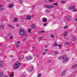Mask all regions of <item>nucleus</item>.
Returning <instances> with one entry per match:
<instances>
[{
    "label": "nucleus",
    "mask_w": 77,
    "mask_h": 77,
    "mask_svg": "<svg viewBox=\"0 0 77 77\" xmlns=\"http://www.w3.org/2000/svg\"><path fill=\"white\" fill-rule=\"evenodd\" d=\"M26 59L28 60H30L31 59H33V57L32 56H29L28 57H26Z\"/></svg>",
    "instance_id": "obj_5"
},
{
    "label": "nucleus",
    "mask_w": 77,
    "mask_h": 77,
    "mask_svg": "<svg viewBox=\"0 0 77 77\" xmlns=\"http://www.w3.org/2000/svg\"><path fill=\"white\" fill-rule=\"evenodd\" d=\"M65 58V56H61L58 58V60H60V59H61V60H63V59H64V58Z\"/></svg>",
    "instance_id": "obj_8"
},
{
    "label": "nucleus",
    "mask_w": 77,
    "mask_h": 77,
    "mask_svg": "<svg viewBox=\"0 0 77 77\" xmlns=\"http://www.w3.org/2000/svg\"><path fill=\"white\" fill-rule=\"evenodd\" d=\"M45 3H48V1H45Z\"/></svg>",
    "instance_id": "obj_47"
},
{
    "label": "nucleus",
    "mask_w": 77,
    "mask_h": 77,
    "mask_svg": "<svg viewBox=\"0 0 77 77\" xmlns=\"http://www.w3.org/2000/svg\"><path fill=\"white\" fill-rule=\"evenodd\" d=\"M39 32V33H42V32L44 33L45 32H44V31H42L40 32Z\"/></svg>",
    "instance_id": "obj_49"
},
{
    "label": "nucleus",
    "mask_w": 77,
    "mask_h": 77,
    "mask_svg": "<svg viewBox=\"0 0 77 77\" xmlns=\"http://www.w3.org/2000/svg\"><path fill=\"white\" fill-rule=\"evenodd\" d=\"M47 24H48L47 23H44L43 24V25H44V26H47Z\"/></svg>",
    "instance_id": "obj_37"
},
{
    "label": "nucleus",
    "mask_w": 77,
    "mask_h": 77,
    "mask_svg": "<svg viewBox=\"0 0 77 77\" xmlns=\"http://www.w3.org/2000/svg\"><path fill=\"white\" fill-rule=\"evenodd\" d=\"M13 5H11L9 6V8H12L13 7Z\"/></svg>",
    "instance_id": "obj_33"
},
{
    "label": "nucleus",
    "mask_w": 77,
    "mask_h": 77,
    "mask_svg": "<svg viewBox=\"0 0 77 77\" xmlns=\"http://www.w3.org/2000/svg\"><path fill=\"white\" fill-rule=\"evenodd\" d=\"M31 30H32V29H30L29 30H28V32H31Z\"/></svg>",
    "instance_id": "obj_39"
},
{
    "label": "nucleus",
    "mask_w": 77,
    "mask_h": 77,
    "mask_svg": "<svg viewBox=\"0 0 77 77\" xmlns=\"http://www.w3.org/2000/svg\"><path fill=\"white\" fill-rule=\"evenodd\" d=\"M64 28L65 29H67V28H68V26H65Z\"/></svg>",
    "instance_id": "obj_48"
},
{
    "label": "nucleus",
    "mask_w": 77,
    "mask_h": 77,
    "mask_svg": "<svg viewBox=\"0 0 77 77\" xmlns=\"http://www.w3.org/2000/svg\"><path fill=\"white\" fill-rule=\"evenodd\" d=\"M64 59H65L63 61V63H65V62H66L69 60V58L68 57H65Z\"/></svg>",
    "instance_id": "obj_6"
},
{
    "label": "nucleus",
    "mask_w": 77,
    "mask_h": 77,
    "mask_svg": "<svg viewBox=\"0 0 77 77\" xmlns=\"http://www.w3.org/2000/svg\"><path fill=\"white\" fill-rule=\"evenodd\" d=\"M69 44V42H66V43H64V44L66 45H68Z\"/></svg>",
    "instance_id": "obj_30"
},
{
    "label": "nucleus",
    "mask_w": 77,
    "mask_h": 77,
    "mask_svg": "<svg viewBox=\"0 0 77 77\" xmlns=\"http://www.w3.org/2000/svg\"><path fill=\"white\" fill-rule=\"evenodd\" d=\"M33 71V66H32L30 69V72H32Z\"/></svg>",
    "instance_id": "obj_18"
},
{
    "label": "nucleus",
    "mask_w": 77,
    "mask_h": 77,
    "mask_svg": "<svg viewBox=\"0 0 77 77\" xmlns=\"http://www.w3.org/2000/svg\"><path fill=\"white\" fill-rule=\"evenodd\" d=\"M3 65V61H0V67H2Z\"/></svg>",
    "instance_id": "obj_10"
},
{
    "label": "nucleus",
    "mask_w": 77,
    "mask_h": 77,
    "mask_svg": "<svg viewBox=\"0 0 77 77\" xmlns=\"http://www.w3.org/2000/svg\"><path fill=\"white\" fill-rule=\"evenodd\" d=\"M1 9V11H5V8L2 7V8H0Z\"/></svg>",
    "instance_id": "obj_25"
},
{
    "label": "nucleus",
    "mask_w": 77,
    "mask_h": 77,
    "mask_svg": "<svg viewBox=\"0 0 77 77\" xmlns=\"http://www.w3.org/2000/svg\"><path fill=\"white\" fill-rule=\"evenodd\" d=\"M45 6L48 9H52V8H54V6L52 5H46Z\"/></svg>",
    "instance_id": "obj_4"
},
{
    "label": "nucleus",
    "mask_w": 77,
    "mask_h": 77,
    "mask_svg": "<svg viewBox=\"0 0 77 77\" xmlns=\"http://www.w3.org/2000/svg\"><path fill=\"white\" fill-rule=\"evenodd\" d=\"M26 19L28 20H31V16L30 15H28L26 17Z\"/></svg>",
    "instance_id": "obj_11"
},
{
    "label": "nucleus",
    "mask_w": 77,
    "mask_h": 77,
    "mask_svg": "<svg viewBox=\"0 0 77 77\" xmlns=\"http://www.w3.org/2000/svg\"><path fill=\"white\" fill-rule=\"evenodd\" d=\"M3 27V26L0 25V28H2V27Z\"/></svg>",
    "instance_id": "obj_45"
},
{
    "label": "nucleus",
    "mask_w": 77,
    "mask_h": 77,
    "mask_svg": "<svg viewBox=\"0 0 77 77\" xmlns=\"http://www.w3.org/2000/svg\"><path fill=\"white\" fill-rule=\"evenodd\" d=\"M3 73L0 72V77H2V76H3Z\"/></svg>",
    "instance_id": "obj_34"
},
{
    "label": "nucleus",
    "mask_w": 77,
    "mask_h": 77,
    "mask_svg": "<svg viewBox=\"0 0 77 77\" xmlns=\"http://www.w3.org/2000/svg\"><path fill=\"white\" fill-rule=\"evenodd\" d=\"M73 11H76V10H74Z\"/></svg>",
    "instance_id": "obj_56"
},
{
    "label": "nucleus",
    "mask_w": 77,
    "mask_h": 77,
    "mask_svg": "<svg viewBox=\"0 0 77 77\" xmlns=\"http://www.w3.org/2000/svg\"><path fill=\"white\" fill-rule=\"evenodd\" d=\"M15 45H16V48H19V47H20V45L18 43H16Z\"/></svg>",
    "instance_id": "obj_17"
},
{
    "label": "nucleus",
    "mask_w": 77,
    "mask_h": 77,
    "mask_svg": "<svg viewBox=\"0 0 77 77\" xmlns=\"http://www.w3.org/2000/svg\"><path fill=\"white\" fill-rule=\"evenodd\" d=\"M10 57H13V55H11L10 56Z\"/></svg>",
    "instance_id": "obj_53"
},
{
    "label": "nucleus",
    "mask_w": 77,
    "mask_h": 77,
    "mask_svg": "<svg viewBox=\"0 0 77 77\" xmlns=\"http://www.w3.org/2000/svg\"><path fill=\"white\" fill-rule=\"evenodd\" d=\"M51 62H52V60H49L47 61V63H51Z\"/></svg>",
    "instance_id": "obj_24"
},
{
    "label": "nucleus",
    "mask_w": 77,
    "mask_h": 77,
    "mask_svg": "<svg viewBox=\"0 0 77 77\" xmlns=\"http://www.w3.org/2000/svg\"><path fill=\"white\" fill-rule=\"evenodd\" d=\"M76 21H77V18L75 20Z\"/></svg>",
    "instance_id": "obj_54"
},
{
    "label": "nucleus",
    "mask_w": 77,
    "mask_h": 77,
    "mask_svg": "<svg viewBox=\"0 0 77 77\" xmlns=\"http://www.w3.org/2000/svg\"><path fill=\"white\" fill-rule=\"evenodd\" d=\"M45 19H44V18H43L42 19V22L43 23H47V19L46 18H45Z\"/></svg>",
    "instance_id": "obj_9"
},
{
    "label": "nucleus",
    "mask_w": 77,
    "mask_h": 77,
    "mask_svg": "<svg viewBox=\"0 0 77 77\" xmlns=\"http://www.w3.org/2000/svg\"><path fill=\"white\" fill-rule=\"evenodd\" d=\"M67 35H68V32H65L64 35V36H67Z\"/></svg>",
    "instance_id": "obj_23"
},
{
    "label": "nucleus",
    "mask_w": 77,
    "mask_h": 77,
    "mask_svg": "<svg viewBox=\"0 0 77 77\" xmlns=\"http://www.w3.org/2000/svg\"><path fill=\"white\" fill-rule=\"evenodd\" d=\"M58 47L60 48V47H62V45H58Z\"/></svg>",
    "instance_id": "obj_46"
},
{
    "label": "nucleus",
    "mask_w": 77,
    "mask_h": 77,
    "mask_svg": "<svg viewBox=\"0 0 77 77\" xmlns=\"http://www.w3.org/2000/svg\"><path fill=\"white\" fill-rule=\"evenodd\" d=\"M72 18V17L71 16H66L65 18V20H67L68 21H71V18Z\"/></svg>",
    "instance_id": "obj_3"
},
{
    "label": "nucleus",
    "mask_w": 77,
    "mask_h": 77,
    "mask_svg": "<svg viewBox=\"0 0 77 77\" xmlns=\"http://www.w3.org/2000/svg\"><path fill=\"white\" fill-rule=\"evenodd\" d=\"M14 68L16 69H18L20 68V66L21 65V63L20 62H17L14 63Z\"/></svg>",
    "instance_id": "obj_2"
},
{
    "label": "nucleus",
    "mask_w": 77,
    "mask_h": 77,
    "mask_svg": "<svg viewBox=\"0 0 77 77\" xmlns=\"http://www.w3.org/2000/svg\"><path fill=\"white\" fill-rule=\"evenodd\" d=\"M77 67V64H75L71 68V69H75L76 67Z\"/></svg>",
    "instance_id": "obj_15"
},
{
    "label": "nucleus",
    "mask_w": 77,
    "mask_h": 77,
    "mask_svg": "<svg viewBox=\"0 0 77 77\" xmlns=\"http://www.w3.org/2000/svg\"><path fill=\"white\" fill-rule=\"evenodd\" d=\"M24 59V56H20L19 57V59L20 60H22V59Z\"/></svg>",
    "instance_id": "obj_19"
},
{
    "label": "nucleus",
    "mask_w": 77,
    "mask_h": 77,
    "mask_svg": "<svg viewBox=\"0 0 77 77\" xmlns=\"http://www.w3.org/2000/svg\"><path fill=\"white\" fill-rule=\"evenodd\" d=\"M19 3H20V4H22V3H23V2L22 0H19Z\"/></svg>",
    "instance_id": "obj_26"
},
{
    "label": "nucleus",
    "mask_w": 77,
    "mask_h": 77,
    "mask_svg": "<svg viewBox=\"0 0 77 77\" xmlns=\"http://www.w3.org/2000/svg\"><path fill=\"white\" fill-rule=\"evenodd\" d=\"M8 27H11V29H14V27L11 26V25L10 24H8Z\"/></svg>",
    "instance_id": "obj_12"
},
{
    "label": "nucleus",
    "mask_w": 77,
    "mask_h": 77,
    "mask_svg": "<svg viewBox=\"0 0 77 77\" xmlns=\"http://www.w3.org/2000/svg\"><path fill=\"white\" fill-rule=\"evenodd\" d=\"M51 38H54V35H51Z\"/></svg>",
    "instance_id": "obj_29"
},
{
    "label": "nucleus",
    "mask_w": 77,
    "mask_h": 77,
    "mask_svg": "<svg viewBox=\"0 0 77 77\" xmlns=\"http://www.w3.org/2000/svg\"><path fill=\"white\" fill-rule=\"evenodd\" d=\"M61 3L62 4H64V3H65V2L64 1H62L61 2Z\"/></svg>",
    "instance_id": "obj_32"
},
{
    "label": "nucleus",
    "mask_w": 77,
    "mask_h": 77,
    "mask_svg": "<svg viewBox=\"0 0 77 77\" xmlns=\"http://www.w3.org/2000/svg\"><path fill=\"white\" fill-rule=\"evenodd\" d=\"M54 45L55 47H57L58 45V44L57 43V42H55L54 44Z\"/></svg>",
    "instance_id": "obj_20"
},
{
    "label": "nucleus",
    "mask_w": 77,
    "mask_h": 77,
    "mask_svg": "<svg viewBox=\"0 0 77 77\" xmlns=\"http://www.w3.org/2000/svg\"><path fill=\"white\" fill-rule=\"evenodd\" d=\"M3 77H8V76H4Z\"/></svg>",
    "instance_id": "obj_55"
},
{
    "label": "nucleus",
    "mask_w": 77,
    "mask_h": 77,
    "mask_svg": "<svg viewBox=\"0 0 77 77\" xmlns=\"http://www.w3.org/2000/svg\"><path fill=\"white\" fill-rule=\"evenodd\" d=\"M18 21V19L17 17L15 18L14 20H13V21L14 22H16V21Z\"/></svg>",
    "instance_id": "obj_21"
},
{
    "label": "nucleus",
    "mask_w": 77,
    "mask_h": 77,
    "mask_svg": "<svg viewBox=\"0 0 77 77\" xmlns=\"http://www.w3.org/2000/svg\"><path fill=\"white\" fill-rule=\"evenodd\" d=\"M2 0H0V1H2Z\"/></svg>",
    "instance_id": "obj_58"
},
{
    "label": "nucleus",
    "mask_w": 77,
    "mask_h": 77,
    "mask_svg": "<svg viewBox=\"0 0 77 77\" xmlns=\"http://www.w3.org/2000/svg\"><path fill=\"white\" fill-rule=\"evenodd\" d=\"M49 2H53V0H49Z\"/></svg>",
    "instance_id": "obj_50"
},
{
    "label": "nucleus",
    "mask_w": 77,
    "mask_h": 77,
    "mask_svg": "<svg viewBox=\"0 0 77 77\" xmlns=\"http://www.w3.org/2000/svg\"><path fill=\"white\" fill-rule=\"evenodd\" d=\"M75 5L71 6L69 8V10H72V9H75Z\"/></svg>",
    "instance_id": "obj_7"
},
{
    "label": "nucleus",
    "mask_w": 77,
    "mask_h": 77,
    "mask_svg": "<svg viewBox=\"0 0 77 77\" xmlns=\"http://www.w3.org/2000/svg\"><path fill=\"white\" fill-rule=\"evenodd\" d=\"M31 28H32V29H35L36 28V26L35 24H33L31 26Z\"/></svg>",
    "instance_id": "obj_16"
},
{
    "label": "nucleus",
    "mask_w": 77,
    "mask_h": 77,
    "mask_svg": "<svg viewBox=\"0 0 77 77\" xmlns=\"http://www.w3.org/2000/svg\"><path fill=\"white\" fill-rule=\"evenodd\" d=\"M53 5H57V3H54Z\"/></svg>",
    "instance_id": "obj_43"
},
{
    "label": "nucleus",
    "mask_w": 77,
    "mask_h": 77,
    "mask_svg": "<svg viewBox=\"0 0 77 77\" xmlns=\"http://www.w3.org/2000/svg\"><path fill=\"white\" fill-rule=\"evenodd\" d=\"M19 34L20 36H23L26 35V31L23 28H20L19 30Z\"/></svg>",
    "instance_id": "obj_1"
},
{
    "label": "nucleus",
    "mask_w": 77,
    "mask_h": 77,
    "mask_svg": "<svg viewBox=\"0 0 77 77\" xmlns=\"http://www.w3.org/2000/svg\"><path fill=\"white\" fill-rule=\"evenodd\" d=\"M42 54L43 55H45V54H46V53L45 52H43Z\"/></svg>",
    "instance_id": "obj_40"
},
{
    "label": "nucleus",
    "mask_w": 77,
    "mask_h": 77,
    "mask_svg": "<svg viewBox=\"0 0 77 77\" xmlns=\"http://www.w3.org/2000/svg\"><path fill=\"white\" fill-rule=\"evenodd\" d=\"M20 77H26V75H24V74H23Z\"/></svg>",
    "instance_id": "obj_31"
},
{
    "label": "nucleus",
    "mask_w": 77,
    "mask_h": 77,
    "mask_svg": "<svg viewBox=\"0 0 77 77\" xmlns=\"http://www.w3.org/2000/svg\"><path fill=\"white\" fill-rule=\"evenodd\" d=\"M54 53H55V54H54V56H56L59 54V52L58 51H54L53 52Z\"/></svg>",
    "instance_id": "obj_13"
},
{
    "label": "nucleus",
    "mask_w": 77,
    "mask_h": 77,
    "mask_svg": "<svg viewBox=\"0 0 77 77\" xmlns=\"http://www.w3.org/2000/svg\"><path fill=\"white\" fill-rule=\"evenodd\" d=\"M14 73H12L11 74L10 77H14Z\"/></svg>",
    "instance_id": "obj_28"
},
{
    "label": "nucleus",
    "mask_w": 77,
    "mask_h": 77,
    "mask_svg": "<svg viewBox=\"0 0 77 77\" xmlns=\"http://www.w3.org/2000/svg\"><path fill=\"white\" fill-rule=\"evenodd\" d=\"M45 12H49V11H48V10H47L45 11Z\"/></svg>",
    "instance_id": "obj_44"
},
{
    "label": "nucleus",
    "mask_w": 77,
    "mask_h": 77,
    "mask_svg": "<svg viewBox=\"0 0 77 77\" xmlns=\"http://www.w3.org/2000/svg\"><path fill=\"white\" fill-rule=\"evenodd\" d=\"M65 72H66V70H65L63 71L61 74V76H63L65 75Z\"/></svg>",
    "instance_id": "obj_14"
},
{
    "label": "nucleus",
    "mask_w": 77,
    "mask_h": 77,
    "mask_svg": "<svg viewBox=\"0 0 77 77\" xmlns=\"http://www.w3.org/2000/svg\"><path fill=\"white\" fill-rule=\"evenodd\" d=\"M48 47V46L47 45H46L45 46V47L46 48L47 47Z\"/></svg>",
    "instance_id": "obj_52"
},
{
    "label": "nucleus",
    "mask_w": 77,
    "mask_h": 77,
    "mask_svg": "<svg viewBox=\"0 0 77 77\" xmlns=\"http://www.w3.org/2000/svg\"><path fill=\"white\" fill-rule=\"evenodd\" d=\"M16 26L17 27H20V25H18V24H16Z\"/></svg>",
    "instance_id": "obj_41"
},
{
    "label": "nucleus",
    "mask_w": 77,
    "mask_h": 77,
    "mask_svg": "<svg viewBox=\"0 0 77 77\" xmlns=\"http://www.w3.org/2000/svg\"><path fill=\"white\" fill-rule=\"evenodd\" d=\"M9 39H14V36H11L9 38Z\"/></svg>",
    "instance_id": "obj_27"
},
{
    "label": "nucleus",
    "mask_w": 77,
    "mask_h": 77,
    "mask_svg": "<svg viewBox=\"0 0 77 77\" xmlns=\"http://www.w3.org/2000/svg\"><path fill=\"white\" fill-rule=\"evenodd\" d=\"M17 44H21V43H20V42L19 41H17Z\"/></svg>",
    "instance_id": "obj_42"
},
{
    "label": "nucleus",
    "mask_w": 77,
    "mask_h": 77,
    "mask_svg": "<svg viewBox=\"0 0 77 77\" xmlns=\"http://www.w3.org/2000/svg\"><path fill=\"white\" fill-rule=\"evenodd\" d=\"M75 39H76V38L75 37H72V41H74L75 40Z\"/></svg>",
    "instance_id": "obj_22"
},
{
    "label": "nucleus",
    "mask_w": 77,
    "mask_h": 77,
    "mask_svg": "<svg viewBox=\"0 0 77 77\" xmlns=\"http://www.w3.org/2000/svg\"><path fill=\"white\" fill-rule=\"evenodd\" d=\"M45 51H48V49H45Z\"/></svg>",
    "instance_id": "obj_51"
},
{
    "label": "nucleus",
    "mask_w": 77,
    "mask_h": 77,
    "mask_svg": "<svg viewBox=\"0 0 77 77\" xmlns=\"http://www.w3.org/2000/svg\"><path fill=\"white\" fill-rule=\"evenodd\" d=\"M42 37H39L38 38V39H39V40H40V39H42Z\"/></svg>",
    "instance_id": "obj_35"
},
{
    "label": "nucleus",
    "mask_w": 77,
    "mask_h": 77,
    "mask_svg": "<svg viewBox=\"0 0 77 77\" xmlns=\"http://www.w3.org/2000/svg\"><path fill=\"white\" fill-rule=\"evenodd\" d=\"M41 74H39L38 75V77H41Z\"/></svg>",
    "instance_id": "obj_38"
},
{
    "label": "nucleus",
    "mask_w": 77,
    "mask_h": 77,
    "mask_svg": "<svg viewBox=\"0 0 77 77\" xmlns=\"http://www.w3.org/2000/svg\"><path fill=\"white\" fill-rule=\"evenodd\" d=\"M26 39H27V38H24L23 40V41H26Z\"/></svg>",
    "instance_id": "obj_36"
},
{
    "label": "nucleus",
    "mask_w": 77,
    "mask_h": 77,
    "mask_svg": "<svg viewBox=\"0 0 77 77\" xmlns=\"http://www.w3.org/2000/svg\"><path fill=\"white\" fill-rule=\"evenodd\" d=\"M2 6H3L0 5V7H2Z\"/></svg>",
    "instance_id": "obj_57"
}]
</instances>
